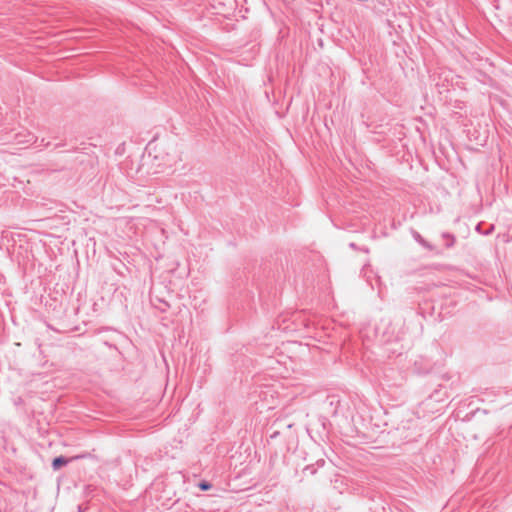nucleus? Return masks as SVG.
Wrapping results in <instances>:
<instances>
[{
    "label": "nucleus",
    "instance_id": "nucleus-1",
    "mask_svg": "<svg viewBox=\"0 0 512 512\" xmlns=\"http://www.w3.org/2000/svg\"><path fill=\"white\" fill-rule=\"evenodd\" d=\"M70 459L64 457V456H58L55 457L52 461V468L54 470H59L63 466L67 465L69 463Z\"/></svg>",
    "mask_w": 512,
    "mask_h": 512
},
{
    "label": "nucleus",
    "instance_id": "nucleus-2",
    "mask_svg": "<svg viewBox=\"0 0 512 512\" xmlns=\"http://www.w3.org/2000/svg\"><path fill=\"white\" fill-rule=\"evenodd\" d=\"M413 238L424 248L430 251L434 250V246L431 245L428 241H426L417 231L413 232Z\"/></svg>",
    "mask_w": 512,
    "mask_h": 512
},
{
    "label": "nucleus",
    "instance_id": "nucleus-3",
    "mask_svg": "<svg viewBox=\"0 0 512 512\" xmlns=\"http://www.w3.org/2000/svg\"><path fill=\"white\" fill-rule=\"evenodd\" d=\"M443 237L448 239L446 244H445V246L447 248H451L454 245V243H455V237L453 235L448 234V233H444Z\"/></svg>",
    "mask_w": 512,
    "mask_h": 512
},
{
    "label": "nucleus",
    "instance_id": "nucleus-4",
    "mask_svg": "<svg viewBox=\"0 0 512 512\" xmlns=\"http://www.w3.org/2000/svg\"><path fill=\"white\" fill-rule=\"evenodd\" d=\"M198 486L202 491H207L212 487V485L207 481L200 482Z\"/></svg>",
    "mask_w": 512,
    "mask_h": 512
},
{
    "label": "nucleus",
    "instance_id": "nucleus-5",
    "mask_svg": "<svg viewBox=\"0 0 512 512\" xmlns=\"http://www.w3.org/2000/svg\"><path fill=\"white\" fill-rule=\"evenodd\" d=\"M304 472H309L310 474H314L316 472V469L313 465L306 466L304 468Z\"/></svg>",
    "mask_w": 512,
    "mask_h": 512
},
{
    "label": "nucleus",
    "instance_id": "nucleus-6",
    "mask_svg": "<svg viewBox=\"0 0 512 512\" xmlns=\"http://www.w3.org/2000/svg\"><path fill=\"white\" fill-rule=\"evenodd\" d=\"M49 145H50V143H49V142L44 143V139H42V140H41V144H40V146L48 147Z\"/></svg>",
    "mask_w": 512,
    "mask_h": 512
},
{
    "label": "nucleus",
    "instance_id": "nucleus-7",
    "mask_svg": "<svg viewBox=\"0 0 512 512\" xmlns=\"http://www.w3.org/2000/svg\"><path fill=\"white\" fill-rule=\"evenodd\" d=\"M78 510H79V512H83V508L81 505L78 506Z\"/></svg>",
    "mask_w": 512,
    "mask_h": 512
}]
</instances>
